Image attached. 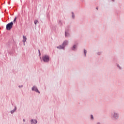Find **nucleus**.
I'll return each instance as SVG.
<instances>
[{
	"label": "nucleus",
	"instance_id": "f257e3e1",
	"mask_svg": "<svg viewBox=\"0 0 124 124\" xmlns=\"http://www.w3.org/2000/svg\"><path fill=\"white\" fill-rule=\"evenodd\" d=\"M13 27V22H11L10 23L7 24L6 26V29L7 31H10Z\"/></svg>",
	"mask_w": 124,
	"mask_h": 124
},
{
	"label": "nucleus",
	"instance_id": "f03ea898",
	"mask_svg": "<svg viewBox=\"0 0 124 124\" xmlns=\"http://www.w3.org/2000/svg\"><path fill=\"white\" fill-rule=\"evenodd\" d=\"M66 44H67V41H64V42L63 43L62 46H57V48L58 49H63V48H64V46H66Z\"/></svg>",
	"mask_w": 124,
	"mask_h": 124
},
{
	"label": "nucleus",
	"instance_id": "7ed1b4c3",
	"mask_svg": "<svg viewBox=\"0 0 124 124\" xmlns=\"http://www.w3.org/2000/svg\"><path fill=\"white\" fill-rule=\"evenodd\" d=\"M43 61H44V62H49V56H48L47 55H44L43 57Z\"/></svg>",
	"mask_w": 124,
	"mask_h": 124
},
{
	"label": "nucleus",
	"instance_id": "20e7f679",
	"mask_svg": "<svg viewBox=\"0 0 124 124\" xmlns=\"http://www.w3.org/2000/svg\"><path fill=\"white\" fill-rule=\"evenodd\" d=\"M32 91H34L36 93H40V92L38 91V89L35 87H33L32 88Z\"/></svg>",
	"mask_w": 124,
	"mask_h": 124
},
{
	"label": "nucleus",
	"instance_id": "39448f33",
	"mask_svg": "<svg viewBox=\"0 0 124 124\" xmlns=\"http://www.w3.org/2000/svg\"><path fill=\"white\" fill-rule=\"evenodd\" d=\"M37 121L35 120H31V124H36Z\"/></svg>",
	"mask_w": 124,
	"mask_h": 124
},
{
	"label": "nucleus",
	"instance_id": "423d86ee",
	"mask_svg": "<svg viewBox=\"0 0 124 124\" xmlns=\"http://www.w3.org/2000/svg\"><path fill=\"white\" fill-rule=\"evenodd\" d=\"M23 41L24 43H25L26 42V41H27V38L26 37V36H23Z\"/></svg>",
	"mask_w": 124,
	"mask_h": 124
},
{
	"label": "nucleus",
	"instance_id": "0eeeda50",
	"mask_svg": "<svg viewBox=\"0 0 124 124\" xmlns=\"http://www.w3.org/2000/svg\"><path fill=\"white\" fill-rule=\"evenodd\" d=\"M114 118H115V119H117V118L118 117V114L117 113H114Z\"/></svg>",
	"mask_w": 124,
	"mask_h": 124
},
{
	"label": "nucleus",
	"instance_id": "6e6552de",
	"mask_svg": "<svg viewBox=\"0 0 124 124\" xmlns=\"http://www.w3.org/2000/svg\"><path fill=\"white\" fill-rule=\"evenodd\" d=\"M76 46H74L72 48V50H75V48H76Z\"/></svg>",
	"mask_w": 124,
	"mask_h": 124
},
{
	"label": "nucleus",
	"instance_id": "1a4fd4ad",
	"mask_svg": "<svg viewBox=\"0 0 124 124\" xmlns=\"http://www.w3.org/2000/svg\"><path fill=\"white\" fill-rule=\"evenodd\" d=\"M38 22V21H37V20H35L34 21V24H35V25H36V24H37V22Z\"/></svg>",
	"mask_w": 124,
	"mask_h": 124
},
{
	"label": "nucleus",
	"instance_id": "9d476101",
	"mask_svg": "<svg viewBox=\"0 0 124 124\" xmlns=\"http://www.w3.org/2000/svg\"><path fill=\"white\" fill-rule=\"evenodd\" d=\"M84 54H85V55L86 56V54H87V50H86L85 49H84Z\"/></svg>",
	"mask_w": 124,
	"mask_h": 124
},
{
	"label": "nucleus",
	"instance_id": "9b49d317",
	"mask_svg": "<svg viewBox=\"0 0 124 124\" xmlns=\"http://www.w3.org/2000/svg\"><path fill=\"white\" fill-rule=\"evenodd\" d=\"M15 111V110H12V111H11V114H13V113H14Z\"/></svg>",
	"mask_w": 124,
	"mask_h": 124
},
{
	"label": "nucleus",
	"instance_id": "f8f14e48",
	"mask_svg": "<svg viewBox=\"0 0 124 124\" xmlns=\"http://www.w3.org/2000/svg\"><path fill=\"white\" fill-rule=\"evenodd\" d=\"M16 17H15V18L14 20V23H15V22H16Z\"/></svg>",
	"mask_w": 124,
	"mask_h": 124
},
{
	"label": "nucleus",
	"instance_id": "ddd939ff",
	"mask_svg": "<svg viewBox=\"0 0 124 124\" xmlns=\"http://www.w3.org/2000/svg\"><path fill=\"white\" fill-rule=\"evenodd\" d=\"M39 51V56H40L41 55V54L40 53V50H38Z\"/></svg>",
	"mask_w": 124,
	"mask_h": 124
},
{
	"label": "nucleus",
	"instance_id": "4468645a",
	"mask_svg": "<svg viewBox=\"0 0 124 124\" xmlns=\"http://www.w3.org/2000/svg\"><path fill=\"white\" fill-rule=\"evenodd\" d=\"M91 119H93V115H91Z\"/></svg>",
	"mask_w": 124,
	"mask_h": 124
},
{
	"label": "nucleus",
	"instance_id": "2eb2a0df",
	"mask_svg": "<svg viewBox=\"0 0 124 124\" xmlns=\"http://www.w3.org/2000/svg\"><path fill=\"white\" fill-rule=\"evenodd\" d=\"M73 18H74V14L73 13Z\"/></svg>",
	"mask_w": 124,
	"mask_h": 124
},
{
	"label": "nucleus",
	"instance_id": "dca6fc26",
	"mask_svg": "<svg viewBox=\"0 0 124 124\" xmlns=\"http://www.w3.org/2000/svg\"><path fill=\"white\" fill-rule=\"evenodd\" d=\"M96 9H97V10H98V7H97V8H96Z\"/></svg>",
	"mask_w": 124,
	"mask_h": 124
},
{
	"label": "nucleus",
	"instance_id": "f3484780",
	"mask_svg": "<svg viewBox=\"0 0 124 124\" xmlns=\"http://www.w3.org/2000/svg\"><path fill=\"white\" fill-rule=\"evenodd\" d=\"M65 35H66V34H65Z\"/></svg>",
	"mask_w": 124,
	"mask_h": 124
},
{
	"label": "nucleus",
	"instance_id": "a211bd4d",
	"mask_svg": "<svg viewBox=\"0 0 124 124\" xmlns=\"http://www.w3.org/2000/svg\"><path fill=\"white\" fill-rule=\"evenodd\" d=\"M24 122H25V120H23Z\"/></svg>",
	"mask_w": 124,
	"mask_h": 124
},
{
	"label": "nucleus",
	"instance_id": "6ab92c4d",
	"mask_svg": "<svg viewBox=\"0 0 124 124\" xmlns=\"http://www.w3.org/2000/svg\"><path fill=\"white\" fill-rule=\"evenodd\" d=\"M97 124H99V123H98Z\"/></svg>",
	"mask_w": 124,
	"mask_h": 124
},
{
	"label": "nucleus",
	"instance_id": "aec40b11",
	"mask_svg": "<svg viewBox=\"0 0 124 124\" xmlns=\"http://www.w3.org/2000/svg\"><path fill=\"white\" fill-rule=\"evenodd\" d=\"M113 1H114V0H112Z\"/></svg>",
	"mask_w": 124,
	"mask_h": 124
}]
</instances>
